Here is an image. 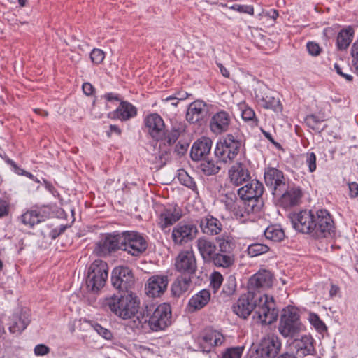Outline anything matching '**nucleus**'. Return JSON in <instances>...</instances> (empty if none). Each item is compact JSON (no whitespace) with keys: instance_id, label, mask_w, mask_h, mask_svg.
I'll list each match as a JSON object with an SVG mask.
<instances>
[{"instance_id":"nucleus-28","label":"nucleus","mask_w":358,"mask_h":358,"mask_svg":"<svg viewBox=\"0 0 358 358\" xmlns=\"http://www.w3.org/2000/svg\"><path fill=\"white\" fill-rule=\"evenodd\" d=\"M196 247L205 263H208L217 252V245L206 237H200L196 240Z\"/></svg>"},{"instance_id":"nucleus-2","label":"nucleus","mask_w":358,"mask_h":358,"mask_svg":"<svg viewBox=\"0 0 358 358\" xmlns=\"http://www.w3.org/2000/svg\"><path fill=\"white\" fill-rule=\"evenodd\" d=\"M233 312L239 317L246 319L252 311L263 324H271L277 320L278 310L273 298L268 300L257 296L253 291L242 294L232 306Z\"/></svg>"},{"instance_id":"nucleus-64","label":"nucleus","mask_w":358,"mask_h":358,"mask_svg":"<svg viewBox=\"0 0 358 358\" xmlns=\"http://www.w3.org/2000/svg\"><path fill=\"white\" fill-rule=\"evenodd\" d=\"M261 131L262 132V134H264V136H265V138L269 141L273 145H275L277 148H281V145L276 142L274 138H273V136H271V134L264 130L263 129H261Z\"/></svg>"},{"instance_id":"nucleus-41","label":"nucleus","mask_w":358,"mask_h":358,"mask_svg":"<svg viewBox=\"0 0 358 358\" xmlns=\"http://www.w3.org/2000/svg\"><path fill=\"white\" fill-rule=\"evenodd\" d=\"M218 243V252L226 253L228 255H233L232 252L234 249L235 244L233 241V238L229 236L219 237L216 238Z\"/></svg>"},{"instance_id":"nucleus-8","label":"nucleus","mask_w":358,"mask_h":358,"mask_svg":"<svg viewBox=\"0 0 358 358\" xmlns=\"http://www.w3.org/2000/svg\"><path fill=\"white\" fill-rule=\"evenodd\" d=\"M122 251L134 257L141 256L148 248L146 239L136 231H122Z\"/></svg>"},{"instance_id":"nucleus-57","label":"nucleus","mask_w":358,"mask_h":358,"mask_svg":"<svg viewBox=\"0 0 358 358\" xmlns=\"http://www.w3.org/2000/svg\"><path fill=\"white\" fill-rule=\"evenodd\" d=\"M68 227L67 225L62 224L58 228H55L51 230L50 232V237L52 239H56L58 236H59L62 234H63L66 228Z\"/></svg>"},{"instance_id":"nucleus-11","label":"nucleus","mask_w":358,"mask_h":358,"mask_svg":"<svg viewBox=\"0 0 358 358\" xmlns=\"http://www.w3.org/2000/svg\"><path fill=\"white\" fill-rule=\"evenodd\" d=\"M264 191V187L262 182L257 180H251L243 187L238 190V195L241 201L252 203L254 206L262 208L263 201L262 196Z\"/></svg>"},{"instance_id":"nucleus-10","label":"nucleus","mask_w":358,"mask_h":358,"mask_svg":"<svg viewBox=\"0 0 358 358\" xmlns=\"http://www.w3.org/2000/svg\"><path fill=\"white\" fill-rule=\"evenodd\" d=\"M198 227L193 221H180L173 229L171 238L175 245L182 246L196 238Z\"/></svg>"},{"instance_id":"nucleus-24","label":"nucleus","mask_w":358,"mask_h":358,"mask_svg":"<svg viewBox=\"0 0 358 358\" xmlns=\"http://www.w3.org/2000/svg\"><path fill=\"white\" fill-rule=\"evenodd\" d=\"M315 340L310 335L301 336L300 339H295L292 343V347L296 351L297 358H303L309 355H313L315 352Z\"/></svg>"},{"instance_id":"nucleus-47","label":"nucleus","mask_w":358,"mask_h":358,"mask_svg":"<svg viewBox=\"0 0 358 358\" xmlns=\"http://www.w3.org/2000/svg\"><path fill=\"white\" fill-rule=\"evenodd\" d=\"M223 282V277L220 272L214 271L210 275V286L215 293L220 289Z\"/></svg>"},{"instance_id":"nucleus-12","label":"nucleus","mask_w":358,"mask_h":358,"mask_svg":"<svg viewBox=\"0 0 358 358\" xmlns=\"http://www.w3.org/2000/svg\"><path fill=\"white\" fill-rule=\"evenodd\" d=\"M122 232L108 233L96 243L95 251L99 256H107L117 250H122Z\"/></svg>"},{"instance_id":"nucleus-49","label":"nucleus","mask_w":358,"mask_h":358,"mask_svg":"<svg viewBox=\"0 0 358 358\" xmlns=\"http://www.w3.org/2000/svg\"><path fill=\"white\" fill-rule=\"evenodd\" d=\"M316 160L317 157L314 152H308L306 155V163L308 166V170L310 173L314 172L316 170Z\"/></svg>"},{"instance_id":"nucleus-31","label":"nucleus","mask_w":358,"mask_h":358,"mask_svg":"<svg viewBox=\"0 0 358 358\" xmlns=\"http://www.w3.org/2000/svg\"><path fill=\"white\" fill-rule=\"evenodd\" d=\"M199 226L203 234L211 236L220 234L222 227L220 221L211 215L202 217Z\"/></svg>"},{"instance_id":"nucleus-45","label":"nucleus","mask_w":358,"mask_h":358,"mask_svg":"<svg viewBox=\"0 0 358 358\" xmlns=\"http://www.w3.org/2000/svg\"><path fill=\"white\" fill-rule=\"evenodd\" d=\"M236 287V278L234 275H229L224 284L222 293L227 296H230L235 293Z\"/></svg>"},{"instance_id":"nucleus-62","label":"nucleus","mask_w":358,"mask_h":358,"mask_svg":"<svg viewBox=\"0 0 358 358\" xmlns=\"http://www.w3.org/2000/svg\"><path fill=\"white\" fill-rule=\"evenodd\" d=\"M350 189V196L351 198L358 197V184L355 182H352L348 184Z\"/></svg>"},{"instance_id":"nucleus-7","label":"nucleus","mask_w":358,"mask_h":358,"mask_svg":"<svg viewBox=\"0 0 358 358\" xmlns=\"http://www.w3.org/2000/svg\"><path fill=\"white\" fill-rule=\"evenodd\" d=\"M108 276V264L101 259L94 260L89 266L86 278L87 289L94 293L102 289Z\"/></svg>"},{"instance_id":"nucleus-17","label":"nucleus","mask_w":358,"mask_h":358,"mask_svg":"<svg viewBox=\"0 0 358 358\" xmlns=\"http://www.w3.org/2000/svg\"><path fill=\"white\" fill-rule=\"evenodd\" d=\"M176 270L186 275L192 276L195 273L197 266L195 256L192 251H182L176 259Z\"/></svg>"},{"instance_id":"nucleus-43","label":"nucleus","mask_w":358,"mask_h":358,"mask_svg":"<svg viewBox=\"0 0 358 358\" xmlns=\"http://www.w3.org/2000/svg\"><path fill=\"white\" fill-rule=\"evenodd\" d=\"M323 122L322 120L320 119L315 115H307L305 118L306 124L311 129L315 131V132L321 133L327 127V124L321 127V123Z\"/></svg>"},{"instance_id":"nucleus-40","label":"nucleus","mask_w":358,"mask_h":358,"mask_svg":"<svg viewBox=\"0 0 358 358\" xmlns=\"http://www.w3.org/2000/svg\"><path fill=\"white\" fill-rule=\"evenodd\" d=\"M264 236L267 239L275 242H280L285 236L284 231L278 225H270L264 230Z\"/></svg>"},{"instance_id":"nucleus-56","label":"nucleus","mask_w":358,"mask_h":358,"mask_svg":"<svg viewBox=\"0 0 358 358\" xmlns=\"http://www.w3.org/2000/svg\"><path fill=\"white\" fill-rule=\"evenodd\" d=\"M189 148V144L179 141L175 146L174 152L178 155H184Z\"/></svg>"},{"instance_id":"nucleus-34","label":"nucleus","mask_w":358,"mask_h":358,"mask_svg":"<svg viewBox=\"0 0 358 358\" xmlns=\"http://www.w3.org/2000/svg\"><path fill=\"white\" fill-rule=\"evenodd\" d=\"M224 340L223 335L212 328H206L202 336L203 343L208 345V349L206 350L207 352L210 351L213 347L220 345Z\"/></svg>"},{"instance_id":"nucleus-53","label":"nucleus","mask_w":358,"mask_h":358,"mask_svg":"<svg viewBox=\"0 0 358 358\" xmlns=\"http://www.w3.org/2000/svg\"><path fill=\"white\" fill-rule=\"evenodd\" d=\"M306 48L308 53L314 57L318 56L322 51L319 44L313 41L308 42L306 44Z\"/></svg>"},{"instance_id":"nucleus-26","label":"nucleus","mask_w":358,"mask_h":358,"mask_svg":"<svg viewBox=\"0 0 358 358\" xmlns=\"http://www.w3.org/2000/svg\"><path fill=\"white\" fill-rule=\"evenodd\" d=\"M231 117L224 110H220L213 115L210 122V130L217 134L226 131L229 126Z\"/></svg>"},{"instance_id":"nucleus-16","label":"nucleus","mask_w":358,"mask_h":358,"mask_svg":"<svg viewBox=\"0 0 358 358\" xmlns=\"http://www.w3.org/2000/svg\"><path fill=\"white\" fill-rule=\"evenodd\" d=\"M284 191L280 196H278L279 197L278 203L281 207L289 208L299 206L301 203L303 192L301 187L296 185H288Z\"/></svg>"},{"instance_id":"nucleus-32","label":"nucleus","mask_w":358,"mask_h":358,"mask_svg":"<svg viewBox=\"0 0 358 358\" xmlns=\"http://www.w3.org/2000/svg\"><path fill=\"white\" fill-rule=\"evenodd\" d=\"M252 203L241 201V203L238 204L234 208V215L237 220L244 223L248 220V217L252 213H257L260 212L261 208L254 206L255 208L252 207Z\"/></svg>"},{"instance_id":"nucleus-58","label":"nucleus","mask_w":358,"mask_h":358,"mask_svg":"<svg viewBox=\"0 0 358 358\" xmlns=\"http://www.w3.org/2000/svg\"><path fill=\"white\" fill-rule=\"evenodd\" d=\"M9 213V203L4 199H0V218L7 216Z\"/></svg>"},{"instance_id":"nucleus-55","label":"nucleus","mask_w":358,"mask_h":358,"mask_svg":"<svg viewBox=\"0 0 358 358\" xmlns=\"http://www.w3.org/2000/svg\"><path fill=\"white\" fill-rule=\"evenodd\" d=\"M231 8L240 13H248L250 15H253L254 13L253 6L249 5L235 4L231 7Z\"/></svg>"},{"instance_id":"nucleus-46","label":"nucleus","mask_w":358,"mask_h":358,"mask_svg":"<svg viewBox=\"0 0 358 358\" xmlns=\"http://www.w3.org/2000/svg\"><path fill=\"white\" fill-rule=\"evenodd\" d=\"M243 352V348L231 347L225 349L222 352L221 358H241Z\"/></svg>"},{"instance_id":"nucleus-38","label":"nucleus","mask_w":358,"mask_h":358,"mask_svg":"<svg viewBox=\"0 0 358 358\" xmlns=\"http://www.w3.org/2000/svg\"><path fill=\"white\" fill-rule=\"evenodd\" d=\"M234 255H228L220 252H216L209 261L208 264H213L217 267L229 268L234 264Z\"/></svg>"},{"instance_id":"nucleus-33","label":"nucleus","mask_w":358,"mask_h":358,"mask_svg":"<svg viewBox=\"0 0 358 358\" xmlns=\"http://www.w3.org/2000/svg\"><path fill=\"white\" fill-rule=\"evenodd\" d=\"M210 299L209 290L204 289L194 294L189 301L188 306L192 312L199 310L205 307Z\"/></svg>"},{"instance_id":"nucleus-20","label":"nucleus","mask_w":358,"mask_h":358,"mask_svg":"<svg viewBox=\"0 0 358 358\" xmlns=\"http://www.w3.org/2000/svg\"><path fill=\"white\" fill-rule=\"evenodd\" d=\"M230 182L235 186H239L250 180V171L248 165L237 162L232 165L228 171Z\"/></svg>"},{"instance_id":"nucleus-14","label":"nucleus","mask_w":358,"mask_h":358,"mask_svg":"<svg viewBox=\"0 0 358 358\" xmlns=\"http://www.w3.org/2000/svg\"><path fill=\"white\" fill-rule=\"evenodd\" d=\"M264 176L266 185L271 189L274 196H280L284 192L286 187V178L281 170L267 167L265 169Z\"/></svg>"},{"instance_id":"nucleus-36","label":"nucleus","mask_w":358,"mask_h":358,"mask_svg":"<svg viewBox=\"0 0 358 358\" xmlns=\"http://www.w3.org/2000/svg\"><path fill=\"white\" fill-rule=\"evenodd\" d=\"M354 30L351 27L341 29L337 36L336 45L338 50H346L352 41Z\"/></svg>"},{"instance_id":"nucleus-3","label":"nucleus","mask_w":358,"mask_h":358,"mask_svg":"<svg viewBox=\"0 0 358 358\" xmlns=\"http://www.w3.org/2000/svg\"><path fill=\"white\" fill-rule=\"evenodd\" d=\"M105 308L123 320L131 319L138 312L140 300L136 293L114 294L104 302Z\"/></svg>"},{"instance_id":"nucleus-6","label":"nucleus","mask_w":358,"mask_h":358,"mask_svg":"<svg viewBox=\"0 0 358 358\" xmlns=\"http://www.w3.org/2000/svg\"><path fill=\"white\" fill-rule=\"evenodd\" d=\"M302 329L298 309L288 306L283 308L280 315L278 331L285 338H293Z\"/></svg>"},{"instance_id":"nucleus-19","label":"nucleus","mask_w":358,"mask_h":358,"mask_svg":"<svg viewBox=\"0 0 358 358\" xmlns=\"http://www.w3.org/2000/svg\"><path fill=\"white\" fill-rule=\"evenodd\" d=\"M144 125L148 134L153 140L160 141L166 127L164 120L159 114L153 113L146 115L144 118Z\"/></svg>"},{"instance_id":"nucleus-27","label":"nucleus","mask_w":358,"mask_h":358,"mask_svg":"<svg viewBox=\"0 0 358 358\" xmlns=\"http://www.w3.org/2000/svg\"><path fill=\"white\" fill-rule=\"evenodd\" d=\"M30 319L29 315L21 311L20 313L12 315L8 320V329L11 334L20 335L29 325Z\"/></svg>"},{"instance_id":"nucleus-4","label":"nucleus","mask_w":358,"mask_h":358,"mask_svg":"<svg viewBox=\"0 0 358 358\" xmlns=\"http://www.w3.org/2000/svg\"><path fill=\"white\" fill-rule=\"evenodd\" d=\"M145 322H148L150 329L154 331L164 330L172 324V311L171 306L163 303L157 306H146L143 313Z\"/></svg>"},{"instance_id":"nucleus-13","label":"nucleus","mask_w":358,"mask_h":358,"mask_svg":"<svg viewBox=\"0 0 358 358\" xmlns=\"http://www.w3.org/2000/svg\"><path fill=\"white\" fill-rule=\"evenodd\" d=\"M257 101L266 109H270L274 112H281L282 106L278 98L273 95L271 90L264 84L259 83L254 90Z\"/></svg>"},{"instance_id":"nucleus-18","label":"nucleus","mask_w":358,"mask_h":358,"mask_svg":"<svg viewBox=\"0 0 358 358\" xmlns=\"http://www.w3.org/2000/svg\"><path fill=\"white\" fill-rule=\"evenodd\" d=\"M208 114V107L205 101L197 99L187 107L185 117L190 124H200Z\"/></svg>"},{"instance_id":"nucleus-30","label":"nucleus","mask_w":358,"mask_h":358,"mask_svg":"<svg viewBox=\"0 0 358 358\" xmlns=\"http://www.w3.org/2000/svg\"><path fill=\"white\" fill-rule=\"evenodd\" d=\"M48 217L42 209H31L24 213L21 217V222L27 226L32 228L36 224L44 222Z\"/></svg>"},{"instance_id":"nucleus-1","label":"nucleus","mask_w":358,"mask_h":358,"mask_svg":"<svg viewBox=\"0 0 358 358\" xmlns=\"http://www.w3.org/2000/svg\"><path fill=\"white\" fill-rule=\"evenodd\" d=\"M293 228L298 232L309 234L315 239L332 238L336 236V224L326 209L302 210L289 214Z\"/></svg>"},{"instance_id":"nucleus-50","label":"nucleus","mask_w":358,"mask_h":358,"mask_svg":"<svg viewBox=\"0 0 358 358\" xmlns=\"http://www.w3.org/2000/svg\"><path fill=\"white\" fill-rule=\"evenodd\" d=\"M93 327L94 329L103 338L106 340H111L113 338V333L109 329L102 327L101 324L96 323Z\"/></svg>"},{"instance_id":"nucleus-37","label":"nucleus","mask_w":358,"mask_h":358,"mask_svg":"<svg viewBox=\"0 0 358 358\" xmlns=\"http://www.w3.org/2000/svg\"><path fill=\"white\" fill-rule=\"evenodd\" d=\"M184 130L182 127H173L171 130L166 129L165 127L159 141L163 142L164 146L171 147L176 142Z\"/></svg>"},{"instance_id":"nucleus-15","label":"nucleus","mask_w":358,"mask_h":358,"mask_svg":"<svg viewBox=\"0 0 358 358\" xmlns=\"http://www.w3.org/2000/svg\"><path fill=\"white\" fill-rule=\"evenodd\" d=\"M280 339L275 335H268L259 342L255 350V358H275L281 349Z\"/></svg>"},{"instance_id":"nucleus-54","label":"nucleus","mask_w":358,"mask_h":358,"mask_svg":"<svg viewBox=\"0 0 358 358\" xmlns=\"http://www.w3.org/2000/svg\"><path fill=\"white\" fill-rule=\"evenodd\" d=\"M192 94L187 93L185 91H178L176 92L173 96H170L165 99L166 101H169L171 100H178V101H182L187 99L189 96H190Z\"/></svg>"},{"instance_id":"nucleus-23","label":"nucleus","mask_w":358,"mask_h":358,"mask_svg":"<svg viewBox=\"0 0 358 358\" xmlns=\"http://www.w3.org/2000/svg\"><path fill=\"white\" fill-rule=\"evenodd\" d=\"M273 285V275L267 271L263 270L259 271L257 273L254 274L248 282V289L249 291H255L259 289L269 288Z\"/></svg>"},{"instance_id":"nucleus-22","label":"nucleus","mask_w":358,"mask_h":358,"mask_svg":"<svg viewBox=\"0 0 358 358\" xmlns=\"http://www.w3.org/2000/svg\"><path fill=\"white\" fill-rule=\"evenodd\" d=\"M212 144L213 141L208 137H201L196 141L191 148V159L195 162L205 159L211 150Z\"/></svg>"},{"instance_id":"nucleus-25","label":"nucleus","mask_w":358,"mask_h":358,"mask_svg":"<svg viewBox=\"0 0 358 358\" xmlns=\"http://www.w3.org/2000/svg\"><path fill=\"white\" fill-rule=\"evenodd\" d=\"M137 115V108L127 101H121L120 106L113 112L108 113V117L113 120L127 121Z\"/></svg>"},{"instance_id":"nucleus-29","label":"nucleus","mask_w":358,"mask_h":358,"mask_svg":"<svg viewBox=\"0 0 358 358\" xmlns=\"http://www.w3.org/2000/svg\"><path fill=\"white\" fill-rule=\"evenodd\" d=\"M181 210L178 208H165L159 215V225L164 229L177 222L182 217Z\"/></svg>"},{"instance_id":"nucleus-21","label":"nucleus","mask_w":358,"mask_h":358,"mask_svg":"<svg viewBox=\"0 0 358 358\" xmlns=\"http://www.w3.org/2000/svg\"><path fill=\"white\" fill-rule=\"evenodd\" d=\"M168 283L169 280L166 275H153L148 279L145 285L146 294L149 296L158 297L166 290Z\"/></svg>"},{"instance_id":"nucleus-52","label":"nucleus","mask_w":358,"mask_h":358,"mask_svg":"<svg viewBox=\"0 0 358 358\" xmlns=\"http://www.w3.org/2000/svg\"><path fill=\"white\" fill-rule=\"evenodd\" d=\"M180 179L185 186L189 187L192 190L196 189V183L195 182L194 179L192 177H190L187 173H185V175H180Z\"/></svg>"},{"instance_id":"nucleus-35","label":"nucleus","mask_w":358,"mask_h":358,"mask_svg":"<svg viewBox=\"0 0 358 358\" xmlns=\"http://www.w3.org/2000/svg\"><path fill=\"white\" fill-rule=\"evenodd\" d=\"M192 282V276H179L171 286V292L175 296H180L189 288Z\"/></svg>"},{"instance_id":"nucleus-42","label":"nucleus","mask_w":358,"mask_h":358,"mask_svg":"<svg viewBox=\"0 0 358 358\" xmlns=\"http://www.w3.org/2000/svg\"><path fill=\"white\" fill-rule=\"evenodd\" d=\"M308 320L310 324L315 328L317 333L324 335L327 333L328 328L325 323L320 318L319 315L315 313H310Z\"/></svg>"},{"instance_id":"nucleus-63","label":"nucleus","mask_w":358,"mask_h":358,"mask_svg":"<svg viewBox=\"0 0 358 358\" xmlns=\"http://www.w3.org/2000/svg\"><path fill=\"white\" fill-rule=\"evenodd\" d=\"M83 90L87 96H91L94 92V87L90 83H84L83 84Z\"/></svg>"},{"instance_id":"nucleus-9","label":"nucleus","mask_w":358,"mask_h":358,"mask_svg":"<svg viewBox=\"0 0 358 358\" xmlns=\"http://www.w3.org/2000/svg\"><path fill=\"white\" fill-rule=\"evenodd\" d=\"M111 283L117 294L131 293L135 283L132 270L127 266L115 267L111 273Z\"/></svg>"},{"instance_id":"nucleus-61","label":"nucleus","mask_w":358,"mask_h":358,"mask_svg":"<svg viewBox=\"0 0 358 358\" xmlns=\"http://www.w3.org/2000/svg\"><path fill=\"white\" fill-rule=\"evenodd\" d=\"M6 162L11 166L13 171L15 173H16L18 175H23L24 170L19 167L13 160L7 158L6 159Z\"/></svg>"},{"instance_id":"nucleus-59","label":"nucleus","mask_w":358,"mask_h":358,"mask_svg":"<svg viewBox=\"0 0 358 358\" xmlns=\"http://www.w3.org/2000/svg\"><path fill=\"white\" fill-rule=\"evenodd\" d=\"M49 348L43 344H38L34 348V353L38 356H43L49 352Z\"/></svg>"},{"instance_id":"nucleus-39","label":"nucleus","mask_w":358,"mask_h":358,"mask_svg":"<svg viewBox=\"0 0 358 358\" xmlns=\"http://www.w3.org/2000/svg\"><path fill=\"white\" fill-rule=\"evenodd\" d=\"M201 161L202 162L199 165V169L205 176H210L216 175L221 170V166H220L221 163H218L217 159H216L215 162L212 159L206 160V159Z\"/></svg>"},{"instance_id":"nucleus-5","label":"nucleus","mask_w":358,"mask_h":358,"mask_svg":"<svg viewBox=\"0 0 358 358\" xmlns=\"http://www.w3.org/2000/svg\"><path fill=\"white\" fill-rule=\"evenodd\" d=\"M242 146V140L238 132L229 134L223 141L216 144L214 154L218 163L231 164L237 157Z\"/></svg>"},{"instance_id":"nucleus-51","label":"nucleus","mask_w":358,"mask_h":358,"mask_svg":"<svg viewBox=\"0 0 358 358\" xmlns=\"http://www.w3.org/2000/svg\"><path fill=\"white\" fill-rule=\"evenodd\" d=\"M242 118L246 121H252L257 124L258 120L256 118L255 111L251 108H245L242 110Z\"/></svg>"},{"instance_id":"nucleus-48","label":"nucleus","mask_w":358,"mask_h":358,"mask_svg":"<svg viewBox=\"0 0 358 358\" xmlns=\"http://www.w3.org/2000/svg\"><path fill=\"white\" fill-rule=\"evenodd\" d=\"M105 58L104 52L98 48H94L90 53V59L93 64L98 65L101 64Z\"/></svg>"},{"instance_id":"nucleus-44","label":"nucleus","mask_w":358,"mask_h":358,"mask_svg":"<svg viewBox=\"0 0 358 358\" xmlns=\"http://www.w3.org/2000/svg\"><path fill=\"white\" fill-rule=\"evenodd\" d=\"M269 250V247L265 244L252 243L248 247V254L250 257H257Z\"/></svg>"},{"instance_id":"nucleus-60","label":"nucleus","mask_w":358,"mask_h":358,"mask_svg":"<svg viewBox=\"0 0 358 358\" xmlns=\"http://www.w3.org/2000/svg\"><path fill=\"white\" fill-rule=\"evenodd\" d=\"M334 69L336 70V73L340 75L341 76H342L343 78H344L346 80L348 81H352L353 80V76L348 74V73H345L343 71V68H341L339 64H338L337 63H335L334 64Z\"/></svg>"}]
</instances>
